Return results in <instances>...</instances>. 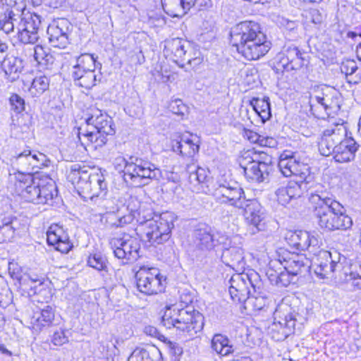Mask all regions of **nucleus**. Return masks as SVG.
Instances as JSON below:
<instances>
[{"label":"nucleus","mask_w":361,"mask_h":361,"mask_svg":"<svg viewBox=\"0 0 361 361\" xmlns=\"http://www.w3.org/2000/svg\"><path fill=\"white\" fill-rule=\"evenodd\" d=\"M109 243L114 256L126 260V263L134 262L140 257V240L137 238L124 234L121 238H111Z\"/></svg>","instance_id":"nucleus-11"},{"label":"nucleus","mask_w":361,"mask_h":361,"mask_svg":"<svg viewBox=\"0 0 361 361\" xmlns=\"http://www.w3.org/2000/svg\"><path fill=\"white\" fill-rule=\"evenodd\" d=\"M1 66L5 74L12 81L18 78L24 67L23 60L14 56L6 58Z\"/></svg>","instance_id":"nucleus-38"},{"label":"nucleus","mask_w":361,"mask_h":361,"mask_svg":"<svg viewBox=\"0 0 361 361\" xmlns=\"http://www.w3.org/2000/svg\"><path fill=\"white\" fill-rule=\"evenodd\" d=\"M304 52L293 44H286L279 54V66L286 71L298 70L305 65Z\"/></svg>","instance_id":"nucleus-23"},{"label":"nucleus","mask_w":361,"mask_h":361,"mask_svg":"<svg viewBox=\"0 0 361 361\" xmlns=\"http://www.w3.org/2000/svg\"><path fill=\"white\" fill-rule=\"evenodd\" d=\"M315 274L320 279H332L334 273L343 269V264L338 260L333 259L332 253L323 252L319 258L312 265Z\"/></svg>","instance_id":"nucleus-22"},{"label":"nucleus","mask_w":361,"mask_h":361,"mask_svg":"<svg viewBox=\"0 0 361 361\" xmlns=\"http://www.w3.org/2000/svg\"><path fill=\"white\" fill-rule=\"evenodd\" d=\"M56 195L57 189L54 183L40 184L34 180L20 195L25 201L34 204H47Z\"/></svg>","instance_id":"nucleus-14"},{"label":"nucleus","mask_w":361,"mask_h":361,"mask_svg":"<svg viewBox=\"0 0 361 361\" xmlns=\"http://www.w3.org/2000/svg\"><path fill=\"white\" fill-rule=\"evenodd\" d=\"M288 244L299 251L315 252L319 247V240L306 231H289L286 234Z\"/></svg>","instance_id":"nucleus-20"},{"label":"nucleus","mask_w":361,"mask_h":361,"mask_svg":"<svg viewBox=\"0 0 361 361\" xmlns=\"http://www.w3.org/2000/svg\"><path fill=\"white\" fill-rule=\"evenodd\" d=\"M276 195L277 201L282 205H286L291 200L288 190H286V187H281L276 191Z\"/></svg>","instance_id":"nucleus-61"},{"label":"nucleus","mask_w":361,"mask_h":361,"mask_svg":"<svg viewBox=\"0 0 361 361\" xmlns=\"http://www.w3.org/2000/svg\"><path fill=\"white\" fill-rule=\"evenodd\" d=\"M193 49L189 42L181 38H173L166 42L164 51L176 63L186 61L192 65L193 62L195 64L200 62L199 58L192 56Z\"/></svg>","instance_id":"nucleus-13"},{"label":"nucleus","mask_w":361,"mask_h":361,"mask_svg":"<svg viewBox=\"0 0 361 361\" xmlns=\"http://www.w3.org/2000/svg\"><path fill=\"white\" fill-rule=\"evenodd\" d=\"M229 294L234 302H245L247 300L254 298L259 302L258 309H261L264 305L266 294L264 290V284L260 276L255 271L247 274H234L229 281Z\"/></svg>","instance_id":"nucleus-6"},{"label":"nucleus","mask_w":361,"mask_h":361,"mask_svg":"<svg viewBox=\"0 0 361 361\" xmlns=\"http://www.w3.org/2000/svg\"><path fill=\"white\" fill-rule=\"evenodd\" d=\"M33 157V162L32 168H39L42 169L43 167H47L49 166L51 161L47 158V157L41 152H37L35 154H32Z\"/></svg>","instance_id":"nucleus-55"},{"label":"nucleus","mask_w":361,"mask_h":361,"mask_svg":"<svg viewBox=\"0 0 361 361\" xmlns=\"http://www.w3.org/2000/svg\"><path fill=\"white\" fill-rule=\"evenodd\" d=\"M51 342L57 346H61L68 342V337L66 335L65 330L60 329L54 332L51 337Z\"/></svg>","instance_id":"nucleus-57"},{"label":"nucleus","mask_w":361,"mask_h":361,"mask_svg":"<svg viewBox=\"0 0 361 361\" xmlns=\"http://www.w3.org/2000/svg\"><path fill=\"white\" fill-rule=\"evenodd\" d=\"M18 224L16 219L11 221H4L0 226V233L4 236L5 240H10L14 237L16 227Z\"/></svg>","instance_id":"nucleus-49"},{"label":"nucleus","mask_w":361,"mask_h":361,"mask_svg":"<svg viewBox=\"0 0 361 361\" xmlns=\"http://www.w3.org/2000/svg\"><path fill=\"white\" fill-rule=\"evenodd\" d=\"M25 0H0V30L3 32L12 30L11 20L25 14Z\"/></svg>","instance_id":"nucleus-16"},{"label":"nucleus","mask_w":361,"mask_h":361,"mask_svg":"<svg viewBox=\"0 0 361 361\" xmlns=\"http://www.w3.org/2000/svg\"><path fill=\"white\" fill-rule=\"evenodd\" d=\"M73 66H77L80 68L87 71H94L97 68H101L102 64L97 63L94 55L90 54H82L76 58V63Z\"/></svg>","instance_id":"nucleus-43"},{"label":"nucleus","mask_w":361,"mask_h":361,"mask_svg":"<svg viewBox=\"0 0 361 361\" xmlns=\"http://www.w3.org/2000/svg\"><path fill=\"white\" fill-rule=\"evenodd\" d=\"M33 176L31 172H22L18 170L9 173V181L13 185L15 192L20 195L22 192L31 183Z\"/></svg>","instance_id":"nucleus-35"},{"label":"nucleus","mask_w":361,"mask_h":361,"mask_svg":"<svg viewBox=\"0 0 361 361\" xmlns=\"http://www.w3.org/2000/svg\"><path fill=\"white\" fill-rule=\"evenodd\" d=\"M286 312H281L280 310H276L274 313V319L277 318L279 320L274 322L273 329L276 330L279 327V336L277 340H284L290 334H292L295 328L296 324H302L304 318L295 311H291V309L287 307Z\"/></svg>","instance_id":"nucleus-18"},{"label":"nucleus","mask_w":361,"mask_h":361,"mask_svg":"<svg viewBox=\"0 0 361 361\" xmlns=\"http://www.w3.org/2000/svg\"><path fill=\"white\" fill-rule=\"evenodd\" d=\"M173 152L180 154L182 157L190 158L194 161V157L199 152V145L190 139L173 140L171 143Z\"/></svg>","instance_id":"nucleus-32"},{"label":"nucleus","mask_w":361,"mask_h":361,"mask_svg":"<svg viewBox=\"0 0 361 361\" xmlns=\"http://www.w3.org/2000/svg\"><path fill=\"white\" fill-rule=\"evenodd\" d=\"M12 164L20 167L22 169H29L32 167L34 159L30 149L24 150L11 158Z\"/></svg>","instance_id":"nucleus-44"},{"label":"nucleus","mask_w":361,"mask_h":361,"mask_svg":"<svg viewBox=\"0 0 361 361\" xmlns=\"http://www.w3.org/2000/svg\"><path fill=\"white\" fill-rule=\"evenodd\" d=\"M9 24L13 25V30L4 32L5 34H15L18 40L23 44H34L37 42L41 25L39 16L27 13L20 18H16L15 20L10 21Z\"/></svg>","instance_id":"nucleus-10"},{"label":"nucleus","mask_w":361,"mask_h":361,"mask_svg":"<svg viewBox=\"0 0 361 361\" xmlns=\"http://www.w3.org/2000/svg\"><path fill=\"white\" fill-rule=\"evenodd\" d=\"M87 126L97 130L106 137L113 135L115 133V129L113 127L114 123L112 118L106 114H103L100 110L96 109L86 118Z\"/></svg>","instance_id":"nucleus-26"},{"label":"nucleus","mask_w":361,"mask_h":361,"mask_svg":"<svg viewBox=\"0 0 361 361\" xmlns=\"http://www.w3.org/2000/svg\"><path fill=\"white\" fill-rule=\"evenodd\" d=\"M138 290L146 295H154L161 292L164 286L163 276L154 267H142L135 274Z\"/></svg>","instance_id":"nucleus-12"},{"label":"nucleus","mask_w":361,"mask_h":361,"mask_svg":"<svg viewBox=\"0 0 361 361\" xmlns=\"http://www.w3.org/2000/svg\"><path fill=\"white\" fill-rule=\"evenodd\" d=\"M115 168L123 172L125 182L135 187L145 185L161 176V170L154 164L136 157L126 159L119 156L114 160Z\"/></svg>","instance_id":"nucleus-5"},{"label":"nucleus","mask_w":361,"mask_h":361,"mask_svg":"<svg viewBox=\"0 0 361 361\" xmlns=\"http://www.w3.org/2000/svg\"><path fill=\"white\" fill-rule=\"evenodd\" d=\"M250 105L261 118L263 123L271 118V105L269 97H264L262 99L253 98L250 101Z\"/></svg>","instance_id":"nucleus-39"},{"label":"nucleus","mask_w":361,"mask_h":361,"mask_svg":"<svg viewBox=\"0 0 361 361\" xmlns=\"http://www.w3.org/2000/svg\"><path fill=\"white\" fill-rule=\"evenodd\" d=\"M190 6V8L195 6L199 10H204L212 6V1L211 0H192Z\"/></svg>","instance_id":"nucleus-63"},{"label":"nucleus","mask_w":361,"mask_h":361,"mask_svg":"<svg viewBox=\"0 0 361 361\" xmlns=\"http://www.w3.org/2000/svg\"><path fill=\"white\" fill-rule=\"evenodd\" d=\"M278 264H280L279 258L277 259L271 260L269 262V267L267 271V275L269 281L272 283H275V282L277 279L279 272L276 270H274V267H276Z\"/></svg>","instance_id":"nucleus-62"},{"label":"nucleus","mask_w":361,"mask_h":361,"mask_svg":"<svg viewBox=\"0 0 361 361\" xmlns=\"http://www.w3.org/2000/svg\"><path fill=\"white\" fill-rule=\"evenodd\" d=\"M240 165L243 169L245 177L256 183L268 180L274 171L273 157L264 151L245 152L240 158Z\"/></svg>","instance_id":"nucleus-8"},{"label":"nucleus","mask_w":361,"mask_h":361,"mask_svg":"<svg viewBox=\"0 0 361 361\" xmlns=\"http://www.w3.org/2000/svg\"><path fill=\"white\" fill-rule=\"evenodd\" d=\"M191 2L192 0H161L164 11L173 17L182 16L190 11Z\"/></svg>","instance_id":"nucleus-34"},{"label":"nucleus","mask_w":361,"mask_h":361,"mask_svg":"<svg viewBox=\"0 0 361 361\" xmlns=\"http://www.w3.org/2000/svg\"><path fill=\"white\" fill-rule=\"evenodd\" d=\"M11 109L16 112V115H20V113L25 109V101L17 94H13L9 98Z\"/></svg>","instance_id":"nucleus-53"},{"label":"nucleus","mask_w":361,"mask_h":361,"mask_svg":"<svg viewBox=\"0 0 361 361\" xmlns=\"http://www.w3.org/2000/svg\"><path fill=\"white\" fill-rule=\"evenodd\" d=\"M295 276L292 275L289 271L284 269L279 272L275 284L279 286L286 287L291 283H295Z\"/></svg>","instance_id":"nucleus-52"},{"label":"nucleus","mask_w":361,"mask_h":361,"mask_svg":"<svg viewBox=\"0 0 361 361\" xmlns=\"http://www.w3.org/2000/svg\"><path fill=\"white\" fill-rule=\"evenodd\" d=\"M78 137L82 146L86 147L92 144L95 145V148L104 146L107 142V137L99 133L97 130L92 129L90 126H80L78 128Z\"/></svg>","instance_id":"nucleus-29"},{"label":"nucleus","mask_w":361,"mask_h":361,"mask_svg":"<svg viewBox=\"0 0 361 361\" xmlns=\"http://www.w3.org/2000/svg\"><path fill=\"white\" fill-rule=\"evenodd\" d=\"M90 267L98 270H105L106 268V259L101 254L90 255L87 260Z\"/></svg>","instance_id":"nucleus-51"},{"label":"nucleus","mask_w":361,"mask_h":361,"mask_svg":"<svg viewBox=\"0 0 361 361\" xmlns=\"http://www.w3.org/2000/svg\"><path fill=\"white\" fill-rule=\"evenodd\" d=\"M359 145L352 137H345L337 145L334 153V159L337 162H348L354 159L355 152L357 151Z\"/></svg>","instance_id":"nucleus-31"},{"label":"nucleus","mask_w":361,"mask_h":361,"mask_svg":"<svg viewBox=\"0 0 361 361\" xmlns=\"http://www.w3.org/2000/svg\"><path fill=\"white\" fill-rule=\"evenodd\" d=\"M128 361H163L161 353L157 348L149 350L136 348L129 356Z\"/></svg>","instance_id":"nucleus-37"},{"label":"nucleus","mask_w":361,"mask_h":361,"mask_svg":"<svg viewBox=\"0 0 361 361\" xmlns=\"http://www.w3.org/2000/svg\"><path fill=\"white\" fill-rule=\"evenodd\" d=\"M120 210L121 209H116V212L114 210L106 212L103 219H105V223L107 226L111 228H117V219L119 218Z\"/></svg>","instance_id":"nucleus-56"},{"label":"nucleus","mask_w":361,"mask_h":361,"mask_svg":"<svg viewBox=\"0 0 361 361\" xmlns=\"http://www.w3.org/2000/svg\"><path fill=\"white\" fill-rule=\"evenodd\" d=\"M329 87H317L310 94L309 105L311 114L317 118L325 119L331 114L332 99Z\"/></svg>","instance_id":"nucleus-15"},{"label":"nucleus","mask_w":361,"mask_h":361,"mask_svg":"<svg viewBox=\"0 0 361 361\" xmlns=\"http://www.w3.org/2000/svg\"><path fill=\"white\" fill-rule=\"evenodd\" d=\"M9 272L12 278L17 279L20 283L23 284L27 282V285L30 287V290L34 295H42L45 297V299H50L51 295L49 289L44 287L42 281L37 278H32L27 276V279H23L18 274H16L14 271H11L9 269Z\"/></svg>","instance_id":"nucleus-33"},{"label":"nucleus","mask_w":361,"mask_h":361,"mask_svg":"<svg viewBox=\"0 0 361 361\" xmlns=\"http://www.w3.org/2000/svg\"><path fill=\"white\" fill-rule=\"evenodd\" d=\"M134 215L130 211H128V214H123L120 210L119 218L117 219V228H123L132 224L135 220Z\"/></svg>","instance_id":"nucleus-60"},{"label":"nucleus","mask_w":361,"mask_h":361,"mask_svg":"<svg viewBox=\"0 0 361 361\" xmlns=\"http://www.w3.org/2000/svg\"><path fill=\"white\" fill-rule=\"evenodd\" d=\"M314 217L319 228L326 232L346 231L353 226L351 217L327 189L320 187L309 196Z\"/></svg>","instance_id":"nucleus-2"},{"label":"nucleus","mask_w":361,"mask_h":361,"mask_svg":"<svg viewBox=\"0 0 361 361\" xmlns=\"http://www.w3.org/2000/svg\"><path fill=\"white\" fill-rule=\"evenodd\" d=\"M279 264L283 269L296 277L308 272L310 268V262L304 255L290 252L281 250L278 252Z\"/></svg>","instance_id":"nucleus-17"},{"label":"nucleus","mask_w":361,"mask_h":361,"mask_svg":"<svg viewBox=\"0 0 361 361\" xmlns=\"http://www.w3.org/2000/svg\"><path fill=\"white\" fill-rule=\"evenodd\" d=\"M71 25L65 18L59 19L47 27V35L50 44L56 48L64 49L69 44V35Z\"/></svg>","instance_id":"nucleus-21"},{"label":"nucleus","mask_w":361,"mask_h":361,"mask_svg":"<svg viewBox=\"0 0 361 361\" xmlns=\"http://www.w3.org/2000/svg\"><path fill=\"white\" fill-rule=\"evenodd\" d=\"M214 351L221 356H227L233 353V345L228 338L222 334H215L211 342Z\"/></svg>","instance_id":"nucleus-36"},{"label":"nucleus","mask_w":361,"mask_h":361,"mask_svg":"<svg viewBox=\"0 0 361 361\" xmlns=\"http://www.w3.org/2000/svg\"><path fill=\"white\" fill-rule=\"evenodd\" d=\"M11 124L12 134L18 139H27L32 135V116L27 113L16 115Z\"/></svg>","instance_id":"nucleus-30"},{"label":"nucleus","mask_w":361,"mask_h":361,"mask_svg":"<svg viewBox=\"0 0 361 361\" xmlns=\"http://www.w3.org/2000/svg\"><path fill=\"white\" fill-rule=\"evenodd\" d=\"M341 70L346 76L351 75L357 70V63L353 59H345L341 63Z\"/></svg>","instance_id":"nucleus-59"},{"label":"nucleus","mask_w":361,"mask_h":361,"mask_svg":"<svg viewBox=\"0 0 361 361\" xmlns=\"http://www.w3.org/2000/svg\"><path fill=\"white\" fill-rule=\"evenodd\" d=\"M278 166L284 176L298 178V180L290 181L286 188L291 200L300 197L303 193L302 185L304 182H309L307 179L311 176L310 166L300 160L297 152L288 150L281 153Z\"/></svg>","instance_id":"nucleus-7"},{"label":"nucleus","mask_w":361,"mask_h":361,"mask_svg":"<svg viewBox=\"0 0 361 361\" xmlns=\"http://www.w3.org/2000/svg\"><path fill=\"white\" fill-rule=\"evenodd\" d=\"M58 322L59 319L56 317L55 309L51 305L39 307L30 317V324L36 331L55 326Z\"/></svg>","instance_id":"nucleus-25"},{"label":"nucleus","mask_w":361,"mask_h":361,"mask_svg":"<svg viewBox=\"0 0 361 361\" xmlns=\"http://www.w3.org/2000/svg\"><path fill=\"white\" fill-rule=\"evenodd\" d=\"M345 280L355 289H361V262L351 266V271L346 274Z\"/></svg>","instance_id":"nucleus-46"},{"label":"nucleus","mask_w":361,"mask_h":361,"mask_svg":"<svg viewBox=\"0 0 361 361\" xmlns=\"http://www.w3.org/2000/svg\"><path fill=\"white\" fill-rule=\"evenodd\" d=\"M336 148H337V145L329 138V134L323 133L319 142V150L321 154L326 157L329 156L332 153H335Z\"/></svg>","instance_id":"nucleus-47"},{"label":"nucleus","mask_w":361,"mask_h":361,"mask_svg":"<svg viewBox=\"0 0 361 361\" xmlns=\"http://www.w3.org/2000/svg\"><path fill=\"white\" fill-rule=\"evenodd\" d=\"M128 211L133 212L135 219L144 226L142 238L152 245L161 244L170 238L176 216L170 212L155 214L150 204L140 202L136 197H130Z\"/></svg>","instance_id":"nucleus-1"},{"label":"nucleus","mask_w":361,"mask_h":361,"mask_svg":"<svg viewBox=\"0 0 361 361\" xmlns=\"http://www.w3.org/2000/svg\"><path fill=\"white\" fill-rule=\"evenodd\" d=\"M214 195L217 202L228 204L236 208H241L246 203L244 190L239 185H220L214 190Z\"/></svg>","instance_id":"nucleus-19"},{"label":"nucleus","mask_w":361,"mask_h":361,"mask_svg":"<svg viewBox=\"0 0 361 361\" xmlns=\"http://www.w3.org/2000/svg\"><path fill=\"white\" fill-rule=\"evenodd\" d=\"M166 345L173 361H178L183 354V348L178 343L171 341L166 343Z\"/></svg>","instance_id":"nucleus-58"},{"label":"nucleus","mask_w":361,"mask_h":361,"mask_svg":"<svg viewBox=\"0 0 361 361\" xmlns=\"http://www.w3.org/2000/svg\"><path fill=\"white\" fill-rule=\"evenodd\" d=\"M240 209H243V215L247 224L253 226L257 231L265 229L266 214L258 201L247 200Z\"/></svg>","instance_id":"nucleus-24"},{"label":"nucleus","mask_w":361,"mask_h":361,"mask_svg":"<svg viewBox=\"0 0 361 361\" xmlns=\"http://www.w3.org/2000/svg\"><path fill=\"white\" fill-rule=\"evenodd\" d=\"M68 178L85 200H93L95 197H104L107 193V183L100 170L94 171L74 164L71 166Z\"/></svg>","instance_id":"nucleus-4"},{"label":"nucleus","mask_w":361,"mask_h":361,"mask_svg":"<svg viewBox=\"0 0 361 361\" xmlns=\"http://www.w3.org/2000/svg\"><path fill=\"white\" fill-rule=\"evenodd\" d=\"M324 134H329V137L332 141L338 145L344 139L343 137L346 135V128L343 124L334 123L333 126H331L326 129L324 132Z\"/></svg>","instance_id":"nucleus-45"},{"label":"nucleus","mask_w":361,"mask_h":361,"mask_svg":"<svg viewBox=\"0 0 361 361\" xmlns=\"http://www.w3.org/2000/svg\"><path fill=\"white\" fill-rule=\"evenodd\" d=\"M49 85L50 79L47 76L37 75L32 80L28 90L29 93L33 97H38L49 89Z\"/></svg>","instance_id":"nucleus-41"},{"label":"nucleus","mask_w":361,"mask_h":361,"mask_svg":"<svg viewBox=\"0 0 361 361\" xmlns=\"http://www.w3.org/2000/svg\"><path fill=\"white\" fill-rule=\"evenodd\" d=\"M173 314L171 312H165L162 316L161 323L167 329L176 328L180 331L186 332L189 336H194L200 332L204 326V317L199 312L191 307L173 310Z\"/></svg>","instance_id":"nucleus-9"},{"label":"nucleus","mask_w":361,"mask_h":361,"mask_svg":"<svg viewBox=\"0 0 361 361\" xmlns=\"http://www.w3.org/2000/svg\"><path fill=\"white\" fill-rule=\"evenodd\" d=\"M169 108L173 114L181 117L188 114V106L179 99H172L169 103Z\"/></svg>","instance_id":"nucleus-50"},{"label":"nucleus","mask_w":361,"mask_h":361,"mask_svg":"<svg viewBox=\"0 0 361 361\" xmlns=\"http://www.w3.org/2000/svg\"><path fill=\"white\" fill-rule=\"evenodd\" d=\"M186 171L189 175L188 178L191 183H204L209 178V171L206 169L198 166L195 162L187 164Z\"/></svg>","instance_id":"nucleus-40"},{"label":"nucleus","mask_w":361,"mask_h":361,"mask_svg":"<svg viewBox=\"0 0 361 361\" xmlns=\"http://www.w3.org/2000/svg\"><path fill=\"white\" fill-rule=\"evenodd\" d=\"M212 229L207 225L200 224L194 231L193 243L196 248L202 251H209L217 244Z\"/></svg>","instance_id":"nucleus-28"},{"label":"nucleus","mask_w":361,"mask_h":361,"mask_svg":"<svg viewBox=\"0 0 361 361\" xmlns=\"http://www.w3.org/2000/svg\"><path fill=\"white\" fill-rule=\"evenodd\" d=\"M306 18L315 25H321L324 17L319 9L310 8L306 11Z\"/></svg>","instance_id":"nucleus-54"},{"label":"nucleus","mask_w":361,"mask_h":361,"mask_svg":"<svg viewBox=\"0 0 361 361\" xmlns=\"http://www.w3.org/2000/svg\"><path fill=\"white\" fill-rule=\"evenodd\" d=\"M231 43L247 60H257L271 49L261 26L255 21H243L231 28Z\"/></svg>","instance_id":"nucleus-3"},{"label":"nucleus","mask_w":361,"mask_h":361,"mask_svg":"<svg viewBox=\"0 0 361 361\" xmlns=\"http://www.w3.org/2000/svg\"><path fill=\"white\" fill-rule=\"evenodd\" d=\"M223 257L230 258L233 264H239L243 259V251L239 247H231L224 251Z\"/></svg>","instance_id":"nucleus-48"},{"label":"nucleus","mask_w":361,"mask_h":361,"mask_svg":"<svg viewBox=\"0 0 361 361\" xmlns=\"http://www.w3.org/2000/svg\"><path fill=\"white\" fill-rule=\"evenodd\" d=\"M102 76L101 74H97L94 71H87L86 75H84L78 80H74V82L76 85L85 88L86 90H90L92 87L95 86L97 82L101 81Z\"/></svg>","instance_id":"nucleus-42"},{"label":"nucleus","mask_w":361,"mask_h":361,"mask_svg":"<svg viewBox=\"0 0 361 361\" xmlns=\"http://www.w3.org/2000/svg\"><path fill=\"white\" fill-rule=\"evenodd\" d=\"M279 23L281 27H283L285 29L293 31L295 29L298 27V22L294 20H290L285 18H281L279 19Z\"/></svg>","instance_id":"nucleus-64"},{"label":"nucleus","mask_w":361,"mask_h":361,"mask_svg":"<svg viewBox=\"0 0 361 361\" xmlns=\"http://www.w3.org/2000/svg\"><path fill=\"white\" fill-rule=\"evenodd\" d=\"M47 236L48 244L55 246V248L62 253H68L73 247V243L69 240L68 234L58 225L51 226Z\"/></svg>","instance_id":"nucleus-27"}]
</instances>
